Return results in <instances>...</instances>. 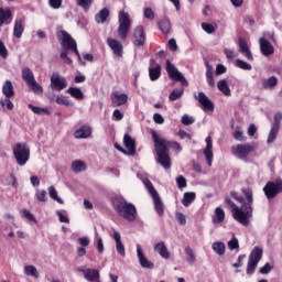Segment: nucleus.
<instances>
[{"instance_id": "31", "label": "nucleus", "mask_w": 282, "mask_h": 282, "mask_svg": "<svg viewBox=\"0 0 282 282\" xmlns=\"http://www.w3.org/2000/svg\"><path fill=\"white\" fill-rule=\"evenodd\" d=\"M66 94H69V96L76 100H83V98H85V94H83V90H80L78 87H69L66 90Z\"/></svg>"}, {"instance_id": "39", "label": "nucleus", "mask_w": 282, "mask_h": 282, "mask_svg": "<svg viewBox=\"0 0 282 282\" xmlns=\"http://www.w3.org/2000/svg\"><path fill=\"white\" fill-rule=\"evenodd\" d=\"M29 109H31V111L37 116H50V110L47 108H41L30 104Z\"/></svg>"}, {"instance_id": "61", "label": "nucleus", "mask_w": 282, "mask_h": 282, "mask_svg": "<svg viewBox=\"0 0 282 282\" xmlns=\"http://www.w3.org/2000/svg\"><path fill=\"white\" fill-rule=\"evenodd\" d=\"M176 183H177L178 188H186V186H187L186 177H184L183 175H181L176 178Z\"/></svg>"}, {"instance_id": "34", "label": "nucleus", "mask_w": 282, "mask_h": 282, "mask_svg": "<svg viewBox=\"0 0 282 282\" xmlns=\"http://www.w3.org/2000/svg\"><path fill=\"white\" fill-rule=\"evenodd\" d=\"M84 279H86V281L94 282L95 280L100 279V272L95 269H87Z\"/></svg>"}, {"instance_id": "47", "label": "nucleus", "mask_w": 282, "mask_h": 282, "mask_svg": "<svg viewBox=\"0 0 282 282\" xmlns=\"http://www.w3.org/2000/svg\"><path fill=\"white\" fill-rule=\"evenodd\" d=\"M229 250H237L239 252V239L232 234V238L227 242Z\"/></svg>"}, {"instance_id": "33", "label": "nucleus", "mask_w": 282, "mask_h": 282, "mask_svg": "<svg viewBox=\"0 0 282 282\" xmlns=\"http://www.w3.org/2000/svg\"><path fill=\"white\" fill-rule=\"evenodd\" d=\"M109 19V9L104 8L101 9L96 15L95 21L96 23H105Z\"/></svg>"}, {"instance_id": "38", "label": "nucleus", "mask_w": 282, "mask_h": 282, "mask_svg": "<svg viewBox=\"0 0 282 282\" xmlns=\"http://www.w3.org/2000/svg\"><path fill=\"white\" fill-rule=\"evenodd\" d=\"M206 80H207V85H209V87H215V78L213 77V66L208 63H206Z\"/></svg>"}, {"instance_id": "40", "label": "nucleus", "mask_w": 282, "mask_h": 282, "mask_svg": "<svg viewBox=\"0 0 282 282\" xmlns=\"http://www.w3.org/2000/svg\"><path fill=\"white\" fill-rule=\"evenodd\" d=\"M162 74V67L158 65L155 68H149V76L151 80H158Z\"/></svg>"}, {"instance_id": "58", "label": "nucleus", "mask_w": 282, "mask_h": 282, "mask_svg": "<svg viewBox=\"0 0 282 282\" xmlns=\"http://www.w3.org/2000/svg\"><path fill=\"white\" fill-rule=\"evenodd\" d=\"M202 29L204 30V32H206L207 34H213L215 32V25L210 24V23H206L203 22L202 23Z\"/></svg>"}, {"instance_id": "9", "label": "nucleus", "mask_w": 282, "mask_h": 282, "mask_svg": "<svg viewBox=\"0 0 282 282\" xmlns=\"http://www.w3.org/2000/svg\"><path fill=\"white\" fill-rule=\"evenodd\" d=\"M252 151H254V145L250 143L236 144L231 147V153L235 158H238V160H246Z\"/></svg>"}, {"instance_id": "28", "label": "nucleus", "mask_w": 282, "mask_h": 282, "mask_svg": "<svg viewBox=\"0 0 282 282\" xmlns=\"http://www.w3.org/2000/svg\"><path fill=\"white\" fill-rule=\"evenodd\" d=\"M152 199L154 202V208L158 213L159 217H162L164 215V203H162V198H160V194H155L152 196Z\"/></svg>"}, {"instance_id": "3", "label": "nucleus", "mask_w": 282, "mask_h": 282, "mask_svg": "<svg viewBox=\"0 0 282 282\" xmlns=\"http://www.w3.org/2000/svg\"><path fill=\"white\" fill-rule=\"evenodd\" d=\"M113 208L119 217H123L128 221H135L138 209H135L134 204L128 203L124 198H116Z\"/></svg>"}, {"instance_id": "64", "label": "nucleus", "mask_w": 282, "mask_h": 282, "mask_svg": "<svg viewBox=\"0 0 282 282\" xmlns=\"http://www.w3.org/2000/svg\"><path fill=\"white\" fill-rule=\"evenodd\" d=\"M153 120L156 124H164V117L158 112L153 115Z\"/></svg>"}, {"instance_id": "53", "label": "nucleus", "mask_w": 282, "mask_h": 282, "mask_svg": "<svg viewBox=\"0 0 282 282\" xmlns=\"http://www.w3.org/2000/svg\"><path fill=\"white\" fill-rule=\"evenodd\" d=\"M35 198L37 199V202H47V192L45 189H37L35 193Z\"/></svg>"}, {"instance_id": "21", "label": "nucleus", "mask_w": 282, "mask_h": 282, "mask_svg": "<svg viewBox=\"0 0 282 282\" xmlns=\"http://www.w3.org/2000/svg\"><path fill=\"white\" fill-rule=\"evenodd\" d=\"M25 32V20L17 19L13 26V36L15 39H21Z\"/></svg>"}, {"instance_id": "42", "label": "nucleus", "mask_w": 282, "mask_h": 282, "mask_svg": "<svg viewBox=\"0 0 282 282\" xmlns=\"http://www.w3.org/2000/svg\"><path fill=\"white\" fill-rule=\"evenodd\" d=\"M12 97H4L0 98V106L2 109H8L9 111H12L14 109V104H12V100H10Z\"/></svg>"}, {"instance_id": "62", "label": "nucleus", "mask_w": 282, "mask_h": 282, "mask_svg": "<svg viewBox=\"0 0 282 282\" xmlns=\"http://www.w3.org/2000/svg\"><path fill=\"white\" fill-rule=\"evenodd\" d=\"M0 56L3 58H8V48L6 47V44L0 40Z\"/></svg>"}, {"instance_id": "50", "label": "nucleus", "mask_w": 282, "mask_h": 282, "mask_svg": "<svg viewBox=\"0 0 282 282\" xmlns=\"http://www.w3.org/2000/svg\"><path fill=\"white\" fill-rule=\"evenodd\" d=\"M24 273L28 276H34L35 279H39V271L36 270V267H34V265H26L24 268Z\"/></svg>"}, {"instance_id": "26", "label": "nucleus", "mask_w": 282, "mask_h": 282, "mask_svg": "<svg viewBox=\"0 0 282 282\" xmlns=\"http://www.w3.org/2000/svg\"><path fill=\"white\" fill-rule=\"evenodd\" d=\"M224 219H226V212H224V209L221 207H217L212 217L213 224H215V226H217V224H223Z\"/></svg>"}, {"instance_id": "52", "label": "nucleus", "mask_w": 282, "mask_h": 282, "mask_svg": "<svg viewBox=\"0 0 282 282\" xmlns=\"http://www.w3.org/2000/svg\"><path fill=\"white\" fill-rule=\"evenodd\" d=\"M28 87L35 91V94H43V87L36 83V79H33L30 84H28Z\"/></svg>"}, {"instance_id": "2", "label": "nucleus", "mask_w": 282, "mask_h": 282, "mask_svg": "<svg viewBox=\"0 0 282 282\" xmlns=\"http://www.w3.org/2000/svg\"><path fill=\"white\" fill-rule=\"evenodd\" d=\"M152 140L154 142V149L158 155V162L163 169H171V156L169 155V149L182 151V145L178 142H171L164 139H160L155 130L150 131Z\"/></svg>"}, {"instance_id": "56", "label": "nucleus", "mask_w": 282, "mask_h": 282, "mask_svg": "<svg viewBox=\"0 0 282 282\" xmlns=\"http://www.w3.org/2000/svg\"><path fill=\"white\" fill-rule=\"evenodd\" d=\"M273 123L271 127H275L278 129H281V120H282V113L281 112H275L273 117Z\"/></svg>"}, {"instance_id": "10", "label": "nucleus", "mask_w": 282, "mask_h": 282, "mask_svg": "<svg viewBox=\"0 0 282 282\" xmlns=\"http://www.w3.org/2000/svg\"><path fill=\"white\" fill-rule=\"evenodd\" d=\"M166 72L172 80L181 83L183 87H188V80H186V77H184V75L180 73L175 65H173L169 59L166 61Z\"/></svg>"}, {"instance_id": "1", "label": "nucleus", "mask_w": 282, "mask_h": 282, "mask_svg": "<svg viewBox=\"0 0 282 282\" xmlns=\"http://www.w3.org/2000/svg\"><path fill=\"white\" fill-rule=\"evenodd\" d=\"M243 196H239L237 192H231V197L242 204L240 207L237 206L230 198H226L225 203L231 208L232 217L242 226H248L250 219H252V203L254 202L252 191L250 188L241 189Z\"/></svg>"}, {"instance_id": "54", "label": "nucleus", "mask_w": 282, "mask_h": 282, "mask_svg": "<svg viewBox=\"0 0 282 282\" xmlns=\"http://www.w3.org/2000/svg\"><path fill=\"white\" fill-rule=\"evenodd\" d=\"M144 186L148 188L150 195L153 197L155 195H158V191H155V187H153V183H151V181L145 180L143 182Z\"/></svg>"}, {"instance_id": "19", "label": "nucleus", "mask_w": 282, "mask_h": 282, "mask_svg": "<svg viewBox=\"0 0 282 282\" xmlns=\"http://www.w3.org/2000/svg\"><path fill=\"white\" fill-rule=\"evenodd\" d=\"M12 11H10V8H1L0 7V28H3V25H10L12 23Z\"/></svg>"}, {"instance_id": "12", "label": "nucleus", "mask_w": 282, "mask_h": 282, "mask_svg": "<svg viewBox=\"0 0 282 282\" xmlns=\"http://www.w3.org/2000/svg\"><path fill=\"white\" fill-rule=\"evenodd\" d=\"M67 87V79L61 77L58 73H53L51 76V89L55 91H63Z\"/></svg>"}, {"instance_id": "6", "label": "nucleus", "mask_w": 282, "mask_h": 282, "mask_svg": "<svg viewBox=\"0 0 282 282\" xmlns=\"http://www.w3.org/2000/svg\"><path fill=\"white\" fill-rule=\"evenodd\" d=\"M129 30H131V18H129V13L120 11L117 33L121 41H127V36H129Z\"/></svg>"}, {"instance_id": "37", "label": "nucleus", "mask_w": 282, "mask_h": 282, "mask_svg": "<svg viewBox=\"0 0 282 282\" xmlns=\"http://www.w3.org/2000/svg\"><path fill=\"white\" fill-rule=\"evenodd\" d=\"M276 85H279V79L274 76L262 82L263 89H272V87H276Z\"/></svg>"}, {"instance_id": "4", "label": "nucleus", "mask_w": 282, "mask_h": 282, "mask_svg": "<svg viewBox=\"0 0 282 282\" xmlns=\"http://www.w3.org/2000/svg\"><path fill=\"white\" fill-rule=\"evenodd\" d=\"M57 39L62 41V45L65 50H72L75 52L79 63H83V57H80V52H78V45L76 44V41L72 39V35L67 33L66 31H59L57 33Z\"/></svg>"}, {"instance_id": "35", "label": "nucleus", "mask_w": 282, "mask_h": 282, "mask_svg": "<svg viewBox=\"0 0 282 282\" xmlns=\"http://www.w3.org/2000/svg\"><path fill=\"white\" fill-rule=\"evenodd\" d=\"M22 78L26 83V85H30L32 82H34V73L32 69L25 67L22 69Z\"/></svg>"}, {"instance_id": "8", "label": "nucleus", "mask_w": 282, "mask_h": 282, "mask_svg": "<svg viewBox=\"0 0 282 282\" xmlns=\"http://www.w3.org/2000/svg\"><path fill=\"white\" fill-rule=\"evenodd\" d=\"M263 193L267 199H274L276 195L282 193V180L278 178L275 181H270L263 187Z\"/></svg>"}, {"instance_id": "20", "label": "nucleus", "mask_w": 282, "mask_h": 282, "mask_svg": "<svg viewBox=\"0 0 282 282\" xmlns=\"http://www.w3.org/2000/svg\"><path fill=\"white\" fill-rule=\"evenodd\" d=\"M154 252L160 254L162 259H171V252H169V248L166 247V243H164V241L154 245Z\"/></svg>"}, {"instance_id": "46", "label": "nucleus", "mask_w": 282, "mask_h": 282, "mask_svg": "<svg viewBox=\"0 0 282 282\" xmlns=\"http://www.w3.org/2000/svg\"><path fill=\"white\" fill-rule=\"evenodd\" d=\"M159 28L163 34H169L171 32V21L162 20L159 22Z\"/></svg>"}, {"instance_id": "29", "label": "nucleus", "mask_w": 282, "mask_h": 282, "mask_svg": "<svg viewBox=\"0 0 282 282\" xmlns=\"http://www.w3.org/2000/svg\"><path fill=\"white\" fill-rule=\"evenodd\" d=\"M196 197H197V194H195V192L184 193L183 199H182L183 206H185V208H188V206H191V204L195 202Z\"/></svg>"}, {"instance_id": "15", "label": "nucleus", "mask_w": 282, "mask_h": 282, "mask_svg": "<svg viewBox=\"0 0 282 282\" xmlns=\"http://www.w3.org/2000/svg\"><path fill=\"white\" fill-rule=\"evenodd\" d=\"M137 257L139 259L141 268H147L148 270H153V268H155V264H153V262L149 261V259L144 257V253L142 252V247H140V245H137Z\"/></svg>"}, {"instance_id": "18", "label": "nucleus", "mask_w": 282, "mask_h": 282, "mask_svg": "<svg viewBox=\"0 0 282 282\" xmlns=\"http://www.w3.org/2000/svg\"><path fill=\"white\" fill-rule=\"evenodd\" d=\"M91 127L89 126H82L79 129H77L74 132V138H76V140H87V138H91Z\"/></svg>"}, {"instance_id": "13", "label": "nucleus", "mask_w": 282, "mask_h": 282, "mask_svg": "<svg viewBox=\"0 0 282 282\" xmlns=\"http://www.w3.org/2000/svg\"><path fill=\"white\" fill-rule=\"evenodd\" d=\"M107 43L110 50H112L115 56H117V58H122V54H124V47L122 46V43L111 37H108Z\"/></svg>"}, {"instance_id": "14", "label": "nucleus", "mask_w": 282, "mask_h": 282, "mask_svg": "<svg viewBox=\"0 0 282 282\" xmlns=\"http://www.w3.org/2000/svg\"><path fill=\"white\" fill-rule=\"evenodd\" d=\"M144 41H147V35L144 34V26L139 25L133 32V43L137 47H143Z\"/></svg>"}, {"instance_id": "51", "label": "nucleus", "mask_w": 282, "mask_h": 282, "mask_svg": "<svg viewBox=\"0 0 282 282\" xmlns=\"http://www.w3.org/2000/svg\"><path fill=\"white\" fill-rule=\"evenodd\" d=\"M94 3V0H76V4L79 6V8H83L85 12L91 8V4Z\"/></svg>"}, {"instance_id": "7", "label": "nucleus", "mask_w": 282, "mask_h": 282, "mask_svg": "<svg viewBox=\"0 0 282 282\" xmlns=\"http://www.w3.org/2000/svg\"><path fill=\"white\" fill-rule=\"evenodd\" d=\"M13 155L19 166H25L30 161V148L25 143H17L13 148Z\"/></svg>"}, {"instance_id": "24", "label": "nucleus", "mask_w": 282, "mask_h": 282, "mask_svg": "<svg viewBox=\"0 0 282 282\" xmlns=\"http://www.w3.org/2000/svg\"><path fill=\"white\" fill-rule=\"evenodd\" d=\"M239 53L243 54L248 61H254V57L252 56V52H250V48L248 47V42L243 39H239Z\"/></svg>"}, {"instance_id": "57", "label": "nucleus", "mask_w": 282, "mask_h": 282, "mask_svg": "<svg viewBox=\"0 0 282 282\" xmlns=\"http://www.w3.org/2000/svg\"><path fill=\"white\" fill-rule=\"evenodd\" d=\"M274 270V267L270 264V262H267L263 267L260 268V274H270Z\"/></svg>"}, {"instance_id": "17", "label": "nucleus", "mask_w": 282, "mask_h": 282, "mask_svg": "<svg viewBox=\"0 0 282 282\" xmlns=\"http://www.w3.org/2000/svg\"><path fill=\"white\" fill-rule=\"evenodd\" d=\"M128 100L129 96H127V94H119L118 91L111 94V102L113 107H122V105H127Z\"/></svg>"}, {"instance_id": "41", "label": "nucleus", "mask_w": 282, "mask_h": 282, "mask_svg": "<svg viewBox=\"0 0 282 282\" xmlns=\"http://www.w3.org/2000/svg\"><path fill=\"white\" fill-rule=\"evenodd\" d=\"M279 130H280V128L271 126V130H270L268 139H267L268 144L274 143V140H276V135H279Z\"/></svg>"}, {"instance_id": "32", "label": "nucleus", "mask_w": 282, "mask_h": 282, "mask_svg": "<svg viewBox=\"0 0 282 282\" xmlns=\"http://www.w3.org/2000/svg\"><path fill=\"white\" fill-rule=\"evenodd\" d=\"M217 88L219 89V91H221V94H224V96L232 95V93L230 91V86H228V82L226 79H220L217 83Z\"/></svg>"}, {"instance_id": "16", "label": "nucleus", "mask_w": 282, "mask_h": 282, "mask_svg": "<svg viewBox=\"0 0 282 282\" xmlns=\"http://www.w3.org/2000/svg\"><path fill=\"white\" fill-rule=\"evenodd\" d=\"M259 43L260 52L261 54H263V56H272V54H274V46L272 45V43H270V41L264 37H260Z\"/></svg>"}, {"instance_id": "55", "label": "nucleus", "mask_w": 282, "mask_h": 282, "mask_svg": "<svg viewBox=\"0 0 282 282\" xmlns=\"http://www.w3.org/2000/svg\"><path fill=\"white\" fill-rule=\"evenodd\" d=\"M182 124H184L185 127H188L191 124H193L195 122V118L188 116V115H184L181 119Z\"/></svg>"}, {"instance_id": "60", "label": "nucleus", "mask_w": 282, "mask_h": 282, "mask_svg": "<svg viewBox=\"0 0 282 282\" xmlns=\"http://www.w3.org/2000/svg\"><path fill=\"white\" fill-rule=\"evenodd\" d=\"M143 14L145 19H149V21H153V19H155V13L151 8H145Z\"/></svg>"}, {"instance_id": "43", "label": "nucleus", "mask_w": 282, "mask_h": 282, "mask_svg": "<svg viewBox=\"0 0 282 282\" xmlns=\"http://www.w3.org/2000/svg\"><path fill=\"white\" fill-rule=\"evenodd\" d=\"M74 173H82V171H87V165L83 161H75L72 164Z\"/></svg>"}, {"instance_id": "49", "label": "nucleus", "mask_w": 282, "mask_h": 282, "mask_svg": "<svg viewBox=\"0 0 282 282\" xmlns=\"http://www.w3.org/2000/svg\"><path fill=\"white\" fill-rule=\"evenodd\" d=\"M48 195L51 199H54V202H57V204H63V200L61 197H58V192H56L54 186L48 187Z\"/></svg>"}, {"instance_id": "36", "label": "nucleus", "mask_w": 282, "mask_h": 282, "mask_svg": "<svg viewBox=\"0 0 282 282\" xmlns=\"http://www.w3.org/2000/svg\"><path fill=\"white\" fill-rule=\"evenodd\" d=\"M212 250L216 252L219 257H223V254H226V243L224 242H214L212 245Z\"/></svg>"}, {"instance_id": "30", "label": "nucleus", "mask_w": 282, "mask_h": 282, "mask_svg": "<svg viewBox=\"0 0 282 282\" xmlns=\"http://www.w3.org/2000/svg\"><path fill=\"white\" fill-rule=\"evenodd\" d=\"M51 102H56L57 105H63L64 107H69L72 102L67 100V97L63 95H53L50 97Z\"/></svg>"}, {"instance_id": "23", "label": "nucleus", "mask_w": 282, "mask_h": 282, "mask_svg": "<svg viewBox=\"0 0 282 282\" xmlns=\"http://www.w3.org/2000/svg\"><path fill=\"white\" fill-rule=\"evenodd\" d=\"M206 148L204 150V155L207 160L208 166H213V138L207 137L206 138Z\"/></svg>"}, {"instance_id": "11", "label": "nucleus", "mask_w": 282, "mask_h": 282, "mask_svg": "<svg viewBox=\"0 0 282 282\" xmlns=\"http://www.w3.org/2000/svg\"><path fill=\"white\" fill-rule=\"evenodd\" d=\"M194 98L202 105L204 111H215V104L206 96V93L199 91L198 95L194 94Z\"/></svg>"}, {"instance_id": "45", "label": "nucleus", "mask_w": 282, "mask_h": 282, "mask_svg": "<svg viewBox=\"0 0 282 282\" xmlns=\"http://www.w3.org/2000/svg\"><path fill=\"white\" fill-rule=\"evenodd\" d=\"M236 67H239V69H245L246 72L252 70V65L243 59H236Z\"/></svg>"}, {"instance_id": "25", "label": "nucleus", "mask_w": 282, "mask_h": 282, "mask_svg": "<svg viewBox=\"0 0 282 282\" xmlns=\"http://www.w3.org/2000/svg\"><path fill=\"white\" fill-rule=\"evenodd\" d=\"M113 239L116 241V250L121 257H127V251L124 250V245H122V238L119 231H113Z\"/></svg>"}, {"instance_id": "44", "label": "nucleus", "mask_w": 282, "mask_h": 282, "mask_svg": "<svg viewBox=\"0 0 282 282\" xmlns=\"http://www.w3.org/2000/svg\"><path fill=\"white\" fill-rule=\"evenodd\" d=\"M182 96H184V88L181 89H174L170 96H169V100L171 102H175V100H178V98H182Z\"/></svg>"}, {"instance_id": "59", "label": "nucleus", "mask_w": 282, "mask_h": 282, "mask_svg": "<svg viewBox=\"0 0 282 282\" xmlns=\"http://www.w3.org/2000/svg\"><path fill=\"white\" fill-rule=\"evenodd\" d=\"M234 138L238 142H246V140H247L246 137L243 135V131H241V130H236L234 132Z\"/></svg>"}, {"instance_id": "5", "label": "nucleus", "mask_w": 282, "mask_h": 282, "mask_svg": "<svg viewBox=\"0 0 282 282\" xmlns=\"http://www.w3.org/2000/svg\"><path fill=\"white\" fill-rule=\"evenodd\" d=\"M261 259H263V248L257 246L251 250L249 254V260L247 263V274H254V271L257 270V267L259 265V261H261Z\"/></svg>"}, {"instance_id": "48", "label": "nucleus", "mask_w": 282, "mask_h": 282, "mask_svg": "<svg viewBox=\"0 0 282 282\" xmlns=\"http://www.w3.org/2000/svg\"><path fill=\"white\" fill-rule=\"evenodd\" d=\"M185 254L187 256V263H191V265H193V263H195V261H197V259L195 257V251H193V249L191 247L185 248Z\"/></svg>"}, {"instance_id": "63", "label": "nucleus", "mask_w": 282, "mask_h": 282, "mask_svg": "<svg viewBox=\"0 0 282 282\" xmlns=\"http://www.w3.org/2000/svg\"><path fill=\"white\" fill-rule=\"evenodd\" d=\"M176 218L181 226H186V216L182 213H176Z\"/></svg>"}, {"instance_id": "27", "label": "nucleus", "mask_w": 282, "mask_h": 282, "mask_svg": "<svg viewBox=\"0 0 282 282\" xmlns=\"http://www.w3.org/2000/svg\"><path fill=\"white\" fill-rule=\"evenodd\" d=\"M2 94L6 98L14 97V85H12L11 80H6L2 85Z\"/></svg>"}, {"instance_id": "22", "label": "nucleus", "mask_w": 282, "mask_h": 282, "mask_svg": "<svg viewBox=\"0 0 282 282\" xmlns=\"http://www.w3.org/2000/svg\"><path fill=\"white\" fill-rule=\"evenodd\" d=\"M123 144L128 150V155H135V139H132L131 135L126 133L123 135Z\"/></svg>"}]
</instances>
